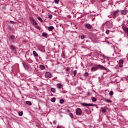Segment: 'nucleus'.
Wrapping results in <instances>:
<instances>
[{
    "instance_id": "obj_42",
    "label": "nucleus",
    "mask_w": 128,
    "mask_h": 128,
    "mask_svg": "<svg viewBox=\"0 0 128 128\" xmlns=\"http://www.w3.org/2000/svg\"><path fill=\"white\" fill-rule=\"evenodd\" d=\"M126 24H128V20L126 22Z\"/></svg>"
},
{
    "instance_id": "obj_32",
    "label": "nucleus",
    "mask_w": 128,
    "mask_h": 128,
    "mask_svg": "<svg viewBox=\"0 0 128 128\" xmlns=\"http://www.w3.org/2000/svg\"><path fill=\"white\" fill-rule=\"evenodd\" d=\"M48 18H52V14L48 15Z\"/></svg>"
},
{
    "instance_id": "obj_35",
    "label": "nucleus",
    "mask_w": 128,
    "mask_h": 128,
    "mask_svg": "<svg viewBox=\"0 0 128 128\" xmlns=\"http://www.w3.org/2000/svg\"><path fill=\"white\" fill-rule=\"evenodd\" d=\"M70 118H74V114H70Z\"/></svg>"
},
{
    "instance_id": "obj_23",
    "label": "nucleus",
    "mask_w": 128,
    "mask_h": 128,
    "mask_svg": "<svg viewBox=\"0 0 128 128\" xmlns=\"http://www.w3.org/2000/svg\"><path fill=\"white\" fill-rule=\"evenodd\" d=\"M50 90L52 92H56V88H51Z\"/></svg>"
},
{
    "instance_id": "obj_37",
    "label": "nucleus",
    "mask_w": 128,
    "mask_h": 128,
    "mask_svg": "<svg viewBox=\"0 0 128 128\" xmlns=\"http://www.w3.org/2000/svg\"><path fill=\"white\" fill-rule=\"evenodd\" d=\"M56 128H62V126H58L56 127Z\"/></svg>"
},
{
    "instance_id": "obj_39",
    "label": "nucleus",
    "mask_w": 128,
    "mask_h": 128,
    "mask_svg": "<svg viewBox=\"0 0 128 128\" xmlns=\"http://www.w3.org/2000/svg\"><path fill=\"white\" fill-rule=\"evenodd\" d=\"M10 24H14V22H12V21H10Z\"/></svg>"
},
{
    "instance_id": "obj_20",
    "label": "nucleus",
    "mask_w": 128,
    "mask_h": 128,
    "mask_svg": "<svg viewBox=\"0 0 128 128\" xmlns=\"http://www.w3.org/2000/svg\"><path fill=\"white\" fill-rule=\"evenodd\" d=\"M42 36H44L46 38V36H48V34L46 32H43L42 34Z\"/></svg>"
},
{
    "instance_id": "obj_16",
    "label": "nucleus",
    "mask_w": 128,
    "mask_h": 128,
    "mask_svg": "<svg viewBox=\"0 0 128 128\" xmlns=\"http://www.w3.org/2000/svg\"><path fill=\"white\" fill-rule=\"evenodd\" d=\"M10 48L12 50H16V48L14 47V46L12 45L10 46Z\"/></svg>"
},
{
    "instance_id": "obj_25",
    "label": "nucleus",
    "mask_w": 128,
    "mask_h": 128,
    "mask_svg": "<svg viewBox=\"0 0 128 128\" xmlns=\"http://www.w3.org/2000/svg\"><path fill=\"white\" fill-rule=\"evenodd\" d=\"M38 18L40 22H42V19L40 17H38Z\"/></svg>"
},
{
    "instance_id": "obj_34",
    "label": "nucleus",
    "mask_w": 128,
    "mask_h": 128,
    "mask_svg": "<svg viewBox=\"0 0 128 128\" xmlns=\"http://www.w3.org/2000/svg\"><path fill=\"white\" fill-rule=\"evenodd\" d=\"M106 34H110V30H107L106 32Z\"/></svg>"
},
{
    "instance_id": "obj_22",
    "label": "nucleus",
    "mask_w": 128,
    "mask_h": 128,
    "mask_svg": "<svg viewBox=\"0 0 128 128\" xmlns=\"http://www.w3.org/2000/svg\"><path fill=\"white\" fill-rule=\"evenodd\" d=\"M60 104H62L64 102V99H61L60 100Z\"/></svg>"
},
{
    "instance_id": "obj_26",
    "label": "nucleus",
    "mask_w": 128,
    "mask_h": 128,
    "mask_svg": "<svg viewBox=\"0 0 128 128\" xmlns=\"http://www.w3.org/2000/svg\"><path fill=\"white\" fill-rule=\"evenodd\" d=\"M110 96H112L114 94V92L112 91H110L109 93Z\"/></svg>"
},
{
    "instance_id": "obj_30",
    "label": "nucleus",
    "mask_w": 128,
    "mask_h": 128,
    "mask_svg": "<svg viewBox=\"0 0 128 128\" xmlns=\"http://www.w3.org/2000/svg\"><path fill=\"white\" fill-rule=\"evenodd\" d=\"M85 38H86V37H84V35H82V36H81V39H82V40H84Z\"/></svg>"
},
{
    "instance_id": "obj_8",
    "label": "nucleus",
    "mask_w": 128,
    "mask_h": 128,
    "mask_svg": "<svg viewBox=\"0 0 128 128\" xmlns=\"http://www.w3.org/2000/svg\"><path fill=\"white\" fill-rule=\"evenodd\" d=\"M128 11L126 10H121V14L123 16H126V14H128Z\"/></svg>"
},
{
    "instance_id": "obj_38",
    "label": "nucleus",
    "mask_w": 128,
    "mask_h": 128,
    "mask_svg": "<svg viewBox=\"0 0 128 128\" xmlns=\"http://www.w3.org/2000/svg\"><path fill=\"white\" fill-rule=\"evenodd\" d=\"M66 70H70V69L68 68H67L66 69Z\"/></svg>"
},
{
    "instance_id": "obj_28",
    "label": "nucleus",
    "mask_w": 128,
    "mask_h": 128,
    "mask_svg": "<svg viewBox=\"0 0 128 128\" xmlns=\"http://www.w3.org/2000/svg\"><path fill=\"white\" fill-rule=\"evenodd\" d=\"M10 38V40H14V36H11Z\"/></svg>"
},
{
    "instance_id": "obj_12",
    "label": "nucleus",
    "mask_w": 128,
    "mask_h": 128,
    "mask_svg": "<svg viewBox=\"0 0 128 128\" xmlns=\"http://www.w3.org/2000/svg\"><path fill=\"white\" fill-rule=\"evenodd\" d=\"M86 28H88V30H90L92 29V25L91 24H86Z\"/></svg>"
},
{
    "instance_id": "obj_29",
    "label": "nucleus",
    "mask_w": 128,
    "mask_h": 128,
    "mask_svg": "<svg viewBox=\"0 0 128 128\" xmlns=\"http://www.w3.org/2000/svg\"><path fill=\"white\" fill-rule=\"evenodd\" d=\"M84 76H88V72H86Z\"/></svg>"
},
{
    "instance_id": "obj_5",
    "label": "nucleus",
    "mask_w": 128,
    "mask_h": 128,
    "mask_svg": "<svg viewBox=\"0 0 128 128\" xmlns=\"http://www.w3.org/2000/svg\"><path fill=\"white\" fill-rule=\"evenodd\" d=\"M45 78H52V74H50V72H46L45 74Z\"/></svg>"
},
{
    "instance_id": "obj_17",
    "label": "nucleus",
    "mask_w": 128,
    "mask_h": 128,
    "mask_svg": "<svg viewBox=\"0 0 128 128\" xmlns=\"http://www.w3.org/2000/svg\"><path fill=\"white\" fill-rule=\"evenodd\" d=\"M44 68H46V67H44V66L40 65V70H44Z\"/></svg>"
},
{
    "instance_id": "obj_40",
    "label": "nucleus",
    "mask_w": 128,
    "mask_h": 128,
    "mask_svg": "<svg viewBox=\"0 0 128 128\" xmlns=\"http://www.w3.org/2000/svg\"><path fill=\"white\" fill-rule=\"evenodd\" d=\"M102 0V2H106V0Z\"/></svg>"
},
{
    "instance_id": "obj_1",
    "label": "nucleus",
    "mask_w": 128,
    "mask_h": 128,
    "mask_svg": "<svg viewBox=\"0 0 128 128\" xmlns=\"http://www.w3.org/2000/svg\"><path fill=\"white\" fill-rule=\"evenodd\" d=\"M98 68H100V70H106V68L102 65H96V66L91 68V72H96Z\"/></svg>"
},
{
    "instance_id": "obj_3",
    "label": "nucleus",
    "mask_w": 128,
    "mask_h": 128,
    "mask_svg": "<svg viewBox=\"0 0 128 128\" xmlns=\"http://www.w3.org/2000/svg\"><path fill=\"white\" fill-rule=\"evenodd\" d=\"M81 104L84 106H96V104H92L81 103Z\"/></svg>"
},
{
    "instance_id": "obj_10",
    "label": "nucleus",
    "mask_w": 128,
    "mask_h": 128,
    "mask_svg": "<svg viewBox=\"0 0 128 128\" xmlns=\"http://www.w3.org/2000/svg\"><path fill=\"white\" fill-rule=\"evenodd\" d=\"M23 66L26 70H28V68H30V66L28 64H26V63H23Z\"/></svg>"
},
{
    "instance_id": "obj_21",
    "label": "nucleus",
    "mask_w": 128,
    "mask_h": 128,
    "mask_svg": "<svg viewBox=\"0 0 128 128\" xmlns=\"http://www.w3.org/2000/svg\"><path fill=\"white\" fill-rule=\"evenodd\" d=\"M51 102H56V98H51Z\"/></svg>"
},
{
    "instance_id": "obj_7",
    "label": "nucleus",
    "mask_w": 128,
    "mask_h": 128,
    "mask_svg": "<svg viewBox=\"0 0 128 128\" xmlns=\"http://www.w3.org/2000/svg\"><path fill=\"white\" fill-rule=\"evenodd\" d=\"M122 28L124 30L125 34H128V28L126 26H123Z\"/></svg>"
},
{
    "instance_id": "obj_33",
    "label": "nucleus",
    "mask_w": 128,
    "mask_h": 128,
    "mask_svg": "<svg viewBox=\"0 0 128 128\" xmlns=\"http://www.w3.org/2000/svg\"><path fill=\"white\" fill-rule=\"evenodd\" d=\"M18 115L20 116H22V112H20L18 113Z\"/></svg>"
},
{
    "instance_id": "obj_15",
    "label": "nucleus",
    "mask_w": 128,
    "mask_h": 128,
    "mask_svg": "<svg viewBox=\"0 0 128 128\" xmlns=\"http://www.w3.org/2000/svg\"><path fill=\"white\" fill-rule=\"evenodd\" d=\"M57 87L58 88H62V85L61 84H57Z\"/></svg>"
},
{
    "instance_id": "obj_27",
    "label": "nucleus",
    "mask_w": 128,
    "mask_h": 128,
    "mask_svg": "<svg viewBox=\"0 0 128 128\" xmlns=\"http://www.w3.org/2000/svg\"><path fill=\"white\" fill-rule=\"evenodd\" d=\"M55 4H58L60 0H54Z\"/></svg>"
},
{
    "instance_id": "obj_6",
    "label": "nucleus",
    "mask_w": 128,
    "mask_h": 128,
    "mask_svg": "<svg viewBox=\"0 0 128 128\" xmlns=\"http://www.w3.org/2000/svg\"><path fill=\"white\" fill-rule=\"evenodd\" d=\"M118 12H120V10H117L116 11H115L114 13H113V18H116V16H118Z\"/></svg>"
},
{
    "instance_id": "obj_4",
    "label": "nucleus",
    "mask_w": 128,
    "mask_h": 128,
    "mask_svg": "<svg viewBox=\"0 0 128 128\" xmlns=\"http://www.w3.org/2000/svg\"><path fill=\"white\" fill-rule=\"evenodd\" d=\"M82 112V110L80 108H78L76 110V116H80Z\"/></svg>"
},
{
    "instance_id": "obj_18",
    "label": "nucleus",
    "mask_w": 128,
    "mask_h": 128,
    "mask_svg": "<svg viewBox=\"0 0 128 128\" xmlns=\"http://www.w3.org/2000/svg\"><path fill=\"white\" fill-rule=\"evenodd\" d=\"M26 104H28V106H32V102H30V101H26Z\"/></svg>"
},
{
    "instance_id": "obj_13",
    "label": "nucleus",
    "mask_w": 128,
    "mask_h": 128,
    "mask_svg": "<svg viewBox=\"0 0 128 128\" xmlns=\"http://www.w3.org/2000/svg\"><path fill=\"white\" fill-rule=\"evenodd\" d=\"M54 28L52 26H50L48 27V30L49 32L52 30H54Z\"/></svg>"
},
{
    "instance_id": "obj_14",
    "label": "nucleus",
    "mask_w": 128,
    "mask_h": 128,
    "mask_svg": "<svg viewBox=\"0 0 128 128\" xmlns=\"http://www.w3.org/2000/svg\"><path fill=\"white\" fill-rule=\"evenodd\" d=\"M33 54H34V56H38V54L36 51H33Z\"/></svg>"
},
{
    "instance_id": "obj_31",
    "label": "nucleus",
    "mask_w": 128,
    "mask_h": 128,
    "mask_svg": "<svg viewBox=\"0 0 128 128\" xmlns=\"http://www.w3.org/2000/svg\"><path fill=\"white\" fill-rule=\"evenodd\" d=\"M76 70L74 72V76H76Z\"/></svg>"
},
{
    "instance_id": "obj_36",
    "label": "nucleus",
    "mask_w": 128,
    "mask_h": 128,
    "mask_svg": "<svg viewBox=\"0 0 128 128\" xmlns=\"http://www.w3.org/2000/svg\"><path fill=\"white\" fill-rule=\"evenodd\" d=\"M36 28H37L38 30H40V26H36Z\"/></svg>"
},
{
    "instance_id": "obj_2",
    "label": "nucleus",
    "mask_w": 128,
    "mask_h": 128,
    "mask_svg": "<svg viewBox=\"0 0 128 128\" xmlns=\"http://www.w3.org/2000/svg\"><path fill=\"white\" fill-rule=\"evenodd\" d=\"M30 22L33 24L34 26H38V23L36 22V20H34V18L32 17L30 18Z\"/></svg>"
},
{
    "instance_id": "obj_11",
    "label": "nucleus",
    "mask_w": 128,
    "mask_h": 128,
    "mask_svg": "<svg viewBox=\"0 0 128 128\" xmlns=\"http://www.w3.org/2000/svg\"><path fill=\"white\" fill-rule=\"evenodd\" d=\"M100 110L103 114H104V112H106V108L104 107L101 108Z\"/></svg>"
},
{
    "instance_id": "obj_9",
    "label": "nucleus",
    "mask_w": 128,
    "mask_h": 128,
    "mask_svg": "<svg viewBox=\"0 0 128 128\" xmlns=\"http://www.w3.org/2000/svg\"><path fill=\"white\" fill-rule=\"evenodd\" d=\"M122 64H124V60H120L118 64L120 68H122Z\"/></svg>"
},
{
    "instance_id": "obj_41",
    "label": "nucleus",
    "mask_w": 128,
    "mask_h": 128,
    "mask_svg": "<svg viewBox=\"0 0 128 128\" xmlns=\"http://www.w3.org/2000/svg\"><path fill=\"white\" fill-rule=\"evenodd\" d=\"M54 124H56V122L54 121Z\"/></svg>"
},
{
    "instance_id": "obj_19",
    "label": "nucleus",
    "mask_w": 128,
    "mask_h": 128,
    "mask_svg": "<svg viewBox=\"0 0 128 128\" xmlns=\"http://www.w3.org/2000/svg\"><path fill=\"white\" fill-rule=\"evenodd\" d=\"M92 102H96L97 100L96 98L94 97L92 98Z\"/></svg>"
},
{
    "instance_id": "obj_24",
    "label": "nucleus",
    "mask_w": 128,
    "mask_h": 128,
    "mask_svg": "<svg viewBox=\"0 0 128 128\" xmlns=\"http://www.w3.org/2000/svg\"><path fill=\"white\" fill-rule=\"evenodd\" d=\"M105 102H112V101L108 99H106Z\"/></svg>"
},
{
    "instance_id": "obj_43",
    "label": "nucleus",
    "mask_w": 128,
    "mask_h": 128,
    "mask_svg": "<svg viewBox=\"0 0 128 128\" xmlns=\"http://www.w3.org/2000/svg\"><path fill=\"white\" fill-rule=\"evenodd\" d=\"M68 110V112H70V110Z\"/></svg>"
}]
</instances>
